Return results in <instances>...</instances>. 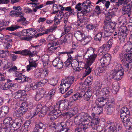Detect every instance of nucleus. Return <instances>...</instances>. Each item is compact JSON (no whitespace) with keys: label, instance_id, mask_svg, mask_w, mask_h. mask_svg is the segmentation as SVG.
Instances as JSON below:
<instances>
[{"label":"nucleus","instance_id":"f257e3e1","mask_svg":"<svg viewBox=\"0 0 132 132\" xmlns=\"http://www.w3.org/2000/svg\"><path fill=\"white\" fill-rule=\"evenodd\" d=\"M77 119L82 124H87L90 126L92 129H95V126L99 124L100 121V119L98 118L92 119L88 113L85 112L81 113V116H77V117L75 118V121H77Z\"/></svg>","mask_w":132,"mask_h":132},{"label":"nucleus","instance_id":"f03ea898","mask_svg":"<svg viewBox=\"0 0 132 132\" xmlns=\"http://www.w3.org/2000/svg\"><path fill=\"white\" fill-rule=\"evenodd\" d=\"M36 33L35 30L29 28L24 29L19 32L15 33V35L19 37L20 39L29 41L31 39Z\"/></svg>","mask_w":132,"mask_h":132},{"label":"nucleus","instance_id":"7ed1b4c3","mask_svg":"<svg viewBox=\"0 0 132 132\" xmlns=\"http://www.w3.org/2000/svg\"><path fill=\"white\" fill-rule=\"evenodd\" d=\"M111 19L105 18L104 21V25L103 27L104 36L106 37L110 36L112 34V31L115 29V24L111 22Z\"/></svg>","mask_w":132,"mask_h":132},{"label":"nucleus","instance_id":"20e7f679","mask_svg":"<svg viewBox=\"0 0 132 132\" xmlns=\"http://www.w3.org/2000/svg\"><path fill=\"white\" fill-rule=\"evenodd\" d=\"M127 27L125 26H121L118 28L117 30L115 31L114 35V38L117 37L121 42H125L126 37L128 34Z\"/></svg>","mask_w":132,"mask_h":132},{"label":"nucleus","instance_id":"39448f33","mask_svg":"<svg viewBox=\"0 0 132 132\" xmlns=\"http://www.w3.org/2000/svg\"><path fill=\"white\" fill-rule=\"evenodd\" d=\"M124 75L123 69L121 64H117L111 71V75L114 80H119L123 77Z\"/></svg>","mask_w":132,"mask_h":132},{"label":"nucleus","instance_id":"423d86ee","mask_svg":"<svg viewBox=\"0 0 132 132\" xmlns=\"http://www.w3.org/2000/svg\"><path fill=\"white\" fill-rule=\"evenodd\" d=\"M124 54H121L119 56V61L123 65V69L125 72H127L128 70L132 67L131 66L130 64L132 62V59L130 57L127 58L124 56Z\"/></svg>","mask_w":132,"mask_h":132},{"label":"nucleus","instance_id":"0eeeda50","mask_svg":"<svg viewBox=\"0 0 132 132\" xmlns=\"http://www.w3.org/2000/svg\"><path fill=\"white\" fill-rule=\"evenodd\" d=\"M96 50L95 49L92 47H89L88 48L85 54H87L88 57L87 60V63L88 65H91L94 61L97 55L96 54H93L94 52Z\"/></svg>","mask_w":132,"mask_h":132},{"label":"nucleus","instance_id":"6e6552de","mask_svg":"<svg viewBox=\"0 0 132 132\" xmlns=\"http://www.w3.org/2000/svg\"><path fill=\"white\" fill-rule=\"evenodd\" d=\"M48 108L49 110L51 111L48 116V118L52 121L56 119L62 114L59 110L54 109L53 106H50Z\"/></svg>","mask_w":132,"mask_h":132},{"label":"nucleus","instance_id":"1a4fd4ad","mask_svg":"<svg viewBox=\"0 0 132 132\" xmlns=\"http://www.w3.org/2000/svg\"><path fill=\"white\" fill-rule=\"evenodd\" d=\"M120 117L125 128L127 129H130L131 126L130 120V118L129 114H120Z\"/></svg>","mask_w":132,"mask_h":132},{"label":"nucleus","instance_id":"9d476101","mask_svg":"<svg viewBox=\"0 0 132 132\" xmlns=\"http://www.w3.org/2000/svg\"><path fill=\"white\" fill-rule=\"evenodd\" d=\"M72 35L68 33L60 38L57 41L58 45H61L63 44H69L71 42L72 40Z\"/></svg>","mask_w":132,"mask_h":132},{"label":"nucleus","instance_id":"9b49d317","mask_svg":"<svg viewBox=\"0 0 132 132\" xmlns=\"http://www.w3.org/2000/svg\"><path fill=\"white\" fill-rule=\"evenodd\" d=\"M111 57L109 54L106 53L105 54L100 60L102 65H104L105 67H107L110 64Z\"/></svg>","mask_w":132,"mask_h":132},{"label":"nucleus","instance_id":"f8f14e48","mask_svg":"<svg viewBox=\"0 0 132 132\" xmlns=\"http://www.w3.org/2000/svg\"><path fill=\"white\" fill-rule=\"evenodd\" d=\"M106 131L108 132H114L115 130L117 129V127L114 123L111 121H108L106 123L105 126Z\"/></svg>","mask_w":132,"mask_h":132},{"label":"nucleus","instance_id":"ddd939ff","mask_svg":"<svg viewBox=\"0 0 132 132\" xmlns=\"http://www.w3.org/2000/svg\"><path fill=\"white\" fill-rule=\"evenodd\" d=\"M118 9L117 6L115 5H113L110 8L108 11L107 15L105 18H107L108 20H111V18L114 15V13L116 12Z\"/></svg>","mask_w":132,"mask_h":132},{"label":"nucleus","instance_id":"4468645a","mask_svg":"<svg viewBox=\"0 0 132 132\" xmlns=\"http://www.w3.org/2000/svg\"><path fill=\"white\" fill-rule=\"evenodd\" d=\"M64 12L62 11L59 12L54 17L53 22L55 25H57L60 23L61 20L64 16Z\"/></svg>","mask_w":132,"mask_h":132},{"label":"nucleus","instance_id":"2eb2a0df","mask_svg":"<svg viewBox=\"0 0 132 132\" xmlns=\"http://www.w3.org/2000/svg\"><path fill=\"white\" fill-rule=\"evenodd\" d=\"M74 80V78L72 76L69 77L65 79H62L61 82L65 85L66 87L69 88L73 83Z\"/></svg>","mask_w":132,"mask_h":132},{"label":"nucleus","instance_id":"dca6fc26","mask_svg":"<svg viewBox=\"0 0 132 132\" xmlns=\"http://www.w3.org/2000/svg\"><path fill=\"white\" fill-rule=\"evenodd\" d=\"M81 92L82 97L83 96L84 100L87 101L89 100L92 93L91 89L90 88H88L86 92L84 90H83L81 91Z\"/></svg>","mask_w":132,"mask_h":132},{"label":"nucleus","instance_id":"f3484780","mask_svg":"<svg viewBox=\"0 0 132 132\" xmlns=\"http://www.w3.org/2000/svg\"><path fill=\"white\" fill-rule=\"evenodd\" d=\"M46 128L45 124L42 122H39L36 125L33 132H44Z\"/></svg>","mask_w":132,"mask_h":132},{"label":"nucleus","instance_id":"a211bd4d","mask_svg":"<svg viewBox=\"0 0 132 132\" xmlns=\"http://www.w3.org/2000/svg\"><path fill=\"white\" fill-rule=\"evenodd\" d=\"M74 48H72L71 51L68 52H63V53L67 54L68 56L67 60L64 63L65 64L66 67H68L69 65L71 64V61L72 60V57L71 56L70 54H72L73 53L75 50Z\"/></svg>","mask_w":132,"mask_h":132},{"label":"nucleus","instance_id":"6ab92c4d","mask_svg":"<svg viewBox=\"0 0 132 132\" xmlns=\"http://www.w3.org/2000/svg\"><path fill=\"white\" fill-rule=\"evenodd\" d=\"M53 66L59 69L62 68L63 66V63L59 57L56 58L53 61Z\"/></svg>","mask_w":132,"mask_h":132},{"label":"nucleus","instance_id":"aec40b11","mask_svg":"<svg viewBox=\"0 0 132 132\" xmlns=\"http://www.w3.org/2000/svg\"><path fill=\"white\" fill-rule=\"evenodd\" d=\"M57 28L56 26H53L49 28H48L44 30V31L42 33H40L38 34L34 37L36 38L39 36H41L45 34H48L50 32H52L53 31L55 30Z\"/></svg>","mask_w":132,"mask_h":132},{"label":"nucleus","instance_id":"412c9836","mask_svg":"<svg viewBox=\"0 0 132 132\" xmlns=\"http://www.w3.org/2000/svg\"><path fill=\"white\" fill-rule=\"evenodd\" d=\"M111 88L110 86L103 88L100 92V96H105L107 98L110 94Z\"/></svg>","mask_w":132,"mask_h":132},{"label":"nucleus","instance_id":"4be33fe9","mask_svg":"<svg viewBox=\"0 0 132 132\" xmlns=\"http://www.w3.org/2000/svg\"><path fill=\"white\" fill-rule=\"evenodd\" d=\"M45 93V92L43 89H40L37 92L35 97V100L37 101H39L43 97Z\"/></svg>","mask_w":132,"mask_h":132},{"label":"nucleus","instance_id":"5701e85b","mask_svg":"<svg viewBox=\"0 0 132 132\" xmlns=\"http://www.w3.org/2000/svg\"><path fill=\"white\" fill-rule=\"evenodd\" d=\"M22 90H19L15 93V98L16 99H19L21 101H23L24 100L25 96L24 93H23Z\"/></svg>","mask_w":132,"mask_h":132},{"label":"nucleus","instance_id":"b1692460","mask_svg":"<svg viewBox=\"0 0 132 132\" xmlns=\"http://www.w3.org/2000/svg\"><path fill=\"white\" fill-rule=\"evenodd\" d=\"M113 40L112 39H110L107 42L106 44H104L102 46L104 50L106 52H108L112 46Z\"/></svg>","mask_w":132,"mask_h":132},{"label":"nucleus","instance_id":"393cba45","mask_svg":"<svg viewBox=\"0 0 132 132\" xmlns=\"http://www.w3.org/2000/svg\"><path fill=\"white\" fill-rule=\"evenodd\" d=\"M12 40L10 38H6L4 42L3 46L6 49H10L11 48Z\"/></svg>","mask_w":132,"mask_h":132},{"label":"nucleus","instance_id":"a878e982","mask_svg":"<svg viewBox=\"0 0 132 132\" xmlns=\"http://www.w3.org/2000/svg\"><path fill=\"white\" fill-rule=\"evenodd\" d=\"M51 127H54L56 129H57V131L61 132L64 130V129H65L67 126V123L65 122H61L60 123V124L58 126H52Z\"/></svg>","mask_w":132,"mask_h":132},{"label":"nucleus","instance_id":"bb28decb","mask_svg":"<svg viewBox=\"0 0 132 132\" xmlns=\"http://www.w3.org/2000/svg\"><path fill=\"white\" fill-rule=\"evenodd\" d=\"M23 123V122L21 119H16L14 122H12L11 127L12 126L14 128L18 129L21 126Z\"/></svg>","mask_w":132,"mask_h":132},{"label":"nucleus","instance_id":"cd10ccee","mask_svg":"<svg viewBox=\"0 0 132 132\" xmlns=\"http://www.w3.org/2000/svg\"><path fill=\"white\" fill-rule=\"evenodd\" d=\"M131 5L130 4H125L122 8V13L123 14H128L131 10Z\"/></svg>","mask_w":132,"mask_h":132},{"label":"nucleus","instance_id":"c85d7f7f","mask_svg":"<svg viewBox=\"0 0 132 132\" xmlns=\"http://www.w3.org/2000/svg\"><path fill=\"white\" fill-rule=\"evenodd\" d=\"M105 106V108L106 114L109 115L112 114L114 110L112 105V104H108Z\"/></svg>","mask_w":132,"mask_h":132},{"label":"nucleus","instance_id":"c756f323","mask_svg":"<svg viewBox=\"0 0 132 132\" xmlns=\"http://www.w3.org/2000/svg\"><path fill=\"white\" fill-rule=\"evenodd\" d=\"M102 106H98L96 105L92 107V112L96 113V114H100L103 112V109Z\"/></svg>","mask_w":132,"mask_h":132},{"label":"nucleus","instance_id":"7c9ffc66","mask_svg":"<svg viewBox=\"0 0 132 132\" xmlns=\"http://www.w3.org/2000/svg\"><path fill=\"white\" fill-rule=\"evenodd\" d=\"M91 39V36L84 35L81 40V44L82 45H85L88 43Z\"/></svg>","mask_w":132,"mask_h":132},{"label":"nucleus","instance_id":"2f4dec72","mask_svg":"<svg viewBox=\"0 0 132 132\" xmlns=\"http://www.w3.org/2000/svg\"><path fill=\"white\" fill-rule=\"evenodd\" d=\"M67 103L65 101V100H61L59 101L58 102V104L59 105L60 109L59 110L60 111L64 110L66 109L67 106L66 105Z\"/></svg>","mask_w":132,"mask_h":132},{"label":"nucleus","instance_id":"473e14b6","mask_svg":"<svg viewBox=\"0 0 132 132\" xmlns=\"http://www.w3.org/2000/svg\"><path fill=\"white\" fill-rule=\"evenodd\" d=\"M74 35L78 40H80L82 39L85 34L82 31L77 30L75 32Z\"/></svg>","mask_w":132,"mask_h":132},{"label":"nucleus","instance_id":"72a5a7b5","mask_svg":"<svg viewBox=\"0 0 132 132\" xmlns=\"http://www.w3.org/2000/svg\"><path fill=\"white\" fill-rule=\"evenodd\" d=\"M113 78L111 75V72H110V75H107L105 77L104 81L105 83L107 85L110 86L111 85L112 79Z\"/></svg>","mask_w":132,"mask_h":132},{"label":"nucleus","instance_id":"f704fd0d","mask_svg":"<svg viewBox=\"0 0 132 132\" xmlns=\"http://www.w3.org/2000/svg\"><path fill=\"white\" fill-rule=\"evenodd\" d=\"M81 4L83 9H86L87 10L89 9L92 10V9H90L91 2L90 1L87 0Z\"/></svg>","mask_w":132,"mask_h":132},{"label":"nucleus","instance_id":"c9c22d12","mask_svg":"<svg viewBox=\"0 0 132 132\" xmlns=\"http://www.w3.org/2000/svg\"><path fill=\"white\" fill-rule=\"evenodd\" d=\"M37 64L35 61H32L31 62L29 61V64L27 65L26 66L27 71H30L33 68H36L37 67Z\"/></svg>","mask_w":132,"mask_h":132},{"label":"nucleus","instance_id":"e433bc0d","mask_svg":"<svg viewBox=\"0 0 132 132\" xmlns=\"http://www.w3.org/2000/svg\"><path fill=\"white\" fill-rule=\"evenodd\" d=\"M15 84H12L9 82V81L5 82L2 86L3 89V90H6L9 89L10 88L13 87L15 86Z\"/></svg>","mask_w":132,"mask_h":132},{"label":"nucleus","instance_id":"4c0bfd02","mask_svg":"<svg viewBox=\"0 0 132 132\" xmlns=\"http://www.w3.org/2000/svg\"><path fill=\"white\" fill-rule=\"evenodd\" d=\"M97 100L100 103V104L102 105L103 107H104V106L107 104V101H108L107 98H104L103 97H100Z\"/></svg>","mask_w":132,"mask_h":132},{"label":"nucleus","instance_id":"58836bf2","mask_svg":"<svg viewBox=\"0 0 132 132\" xmlns=\"http://www.w3.org/2000/svg\"><path fill=\"white\" fill-rule=\"evenodd\" d=\"M13 122V120L11 118L7 117L5 118L3 120V123L6 126H11L12 123Z\"/></svg>","mask_w":132,"mask_h":132},{"label":"nucleus","instance_id":"ea45409f","mask_svg":"<svg viewBox=\"0 0 132 132\" xmlns=\"http://www.w3.org/2000/svg\"><path fill=\"white\" fill-rule=\"evenodd\" d=\"M60 92L62 94L65 93L68 90L69 88L66 87V86L61 82L59 87Z\"/></svg>","mask_w":132,"mask_h":132},{"label":"nucleus","instance_id":"a19ab883","mask_svg":"<svg viewBox=\"0 0 132 132\" xmlns=\"http://www.w3.org/2000/svg\"><path fill=\"white\" fill-rule=\"evenodd\" d=\"M48 109V108L46 106H44L43 107L39 112V116L40 117H42L44 116L46 114Z\"/></svg>","mask_w":132,"mask_h":132},{"label":"nucleus","instance_id":"79ce46f5","mask_svg":"<svg viewBox=\"0 0 132 132\" xmlns=\"http://www.w3.org/2000/svg\"><path fill=\"white\" fill-rule=\"evenodd\" d=\"M86 63L87 67H85V72L82 75V77L81 78V79L83 78L84 77H85L86 76L89 75L91 72L92 71V68H91L89 67L90 65L89 66L87 65V61L86 62Z\"/></svg>","mask_w":132,"mask_h":132},{"label":"nucleus","instance_id":"37998d69","mask_svg":"<svg viewBox=\"0 0 132 132\" xmlns=\"http://www.w3.org/2000/svg\"><path fill=\"white\" fill-rule=\"evenodd\" d=\"M92 11V9H89L88 10L86 9H84V10H82L80 12H78L77 14V16L78 18H79L80 16H83L84 15H86L87 13L88 12H89L90 11Z\"/></svg>","mask_w":132,"mask_h":132},{"label":"nucleus","instance_id":"c03bdc74","mask_svg":"<svg viewBox=\"0 0 132 132\" xmlns=\"http://www.w3.org/2000/svg\"><path fill=\"white\" fill-rule=\"evenodd\" d=\"M20 18L17 21L18 22H21V24L26 26L28 24V22L26 20V19L22 15H20Z\"/></svg>","mask_w":132,"mask_h":132},{"label":"nucleus","instance_id":"a18cd8bd","mask_svg":"<svg viewBox=\"0 0 132 132\" xmlns=\"http://www.w3.org/2000/svg\"><path fill=\"white\" fill-rule=\"evenodd\" d=\"M16 10H13L10 12L9 15L12 17L14 16L16 17H20V16L22 14V12H17Z\"/></svg>","mask_w":132,"mask_h":132},{"label":"nucleus","instance_id":"49530a36","mask_svg":"<svg viewBox=\"0 0 132 132\" xmlns=\"http://www.w3.org/2000/svg\"><path fill=\"white\" fill-rule=\"evenodd\" d=\"M102 34V33L101 31H99L98 32L97 34H95V35L94 37V39L95 40L100 42L101 39Z\"/></svg>","mask_w":132,"mask_h":132},{"label":"nucleus","instance_id":"de8ad7c7","mask_svg":"<svg viewBox=\"0 0 132 132\" xmlns=\"http://www.w3.org/2000/svg\"><path fill=\"white\" fill-rule=\"evenodd\" d=\"M34 76L35 79L41 78V71L39 69H36L34 71Z\"/></svg>","mask_w":132,"mask_h":132},{"label":"nucleus","instance_id":"09e8293b","mask_svg":"<svg viewBox=\"0 0 132 132\" xmlns=\"http://www.w3.org/2000/svg\"><path fill=\"white\" fill-rule=\"evenodd\" d=\"M120 114L123 115L129 114L130 112L128 108L125 107L122 108L120 111Z\"/></svg>","mask_w":132,"mask_h":132},{"label":"nucleus","instance_id":"8fccbe9b","mask_svg":"<svg viewBox=\"0 0 132 132\" xmlns=\"http://www.w3.org/2000/svg\"><path fill=\"white\" fill-rule=\"evenodd\" d=\"M48 81V79H43L37 83L39 87L43 86L47 83Z\"/></svg>","mask_w":132,"mask_h":132},{"label":"nucleus","instance_id":"3c124183","mask_svg":"<svg viewBox=\"0 0 132 132\" xmlns=\"http://www.w3.org/2000/svg\"><path fill=\"white\" fill-rule=\"evenodd\" d=\"M64 31L62 33L61 36L69 32L70 30L71 27L65 24L64 26Z\"/></svg>","mask_w":132,"mask_h":132},{"label":"nucleus","instance_id":"603ef678","mask_svg":"<svg viewBox=\"0 0 132 132\" xmlns=\"http://www.w3.org/2000/svg\"><path fill=\"white\" fill-rule=\"evenodd\" d=\"M82 96L81 95V92H77L73 95L72 97V98L74 101H76L78 99V98H81Z\"/></svg>","mask_w":132,"mask_h":132},{"label":"nucleus","instance_id":"864d4df0","mask_svg":"<svg viewBox=\"0 0 132 132\" xmlns=\"http://www.w3.org/2000/svg\"><path fill=\"white\" fill-rule=\"evenodd\" d=\"M80 63L79 61L78 60L74 59L71 61V66L73 68H76L77 65L79 66Z\"/></svg>","mask_w":132,"mask_h":132},{"label":"nucleus","instance_id":"5fc2aeb1","mask_svg":"<svg viewBox=\"0 0 132 132\" xmlns=\"http://www.w3.org/2000/svg\"><path fill=\"white\" fill-rule=\"evenodd\" d=\"M20 28V27L19 26L16 25H12L10 27L6 28V29L10 31H13Z\"/></svg>","mask_w":132,"mask_h":132},{"label":"nucleus","instance_id":"6e6d98bb","mask_svg":"<svg viewBox=\"0 0 132 132\" xmlns=\"http://www.w3.org/2000/svg\"><path fill=\"white\" fill-rule=\"evenodd\" d=\"M42 104H38L36 107L37 109L36 111L32 113L33 116H35L36 115L38 114V113L40 112L42 109Z\"/></svg>","mask_w":132,"mask_h":132},{"label":"nucleus","instance_id":"4d7b16f0","mask_svg":"<svg viewBox=\"0 0 132 132\" xmlns=\"http://www.w3.org/2000/svg\"><path fill=\"white\" fill-rule=\"evenodd\" d=\"M19 109L17 110H15L13 113V115L14 117H21L22 116Z\"/></svg>","mask_w":132,"mask_h":132},{"label":"nucleus","instance_id":"13d9d810","mask_svg":"<svg viewBox=\"0 0 132 132\" xmlns=\"http://www.w3.org/2000/svg\"><path fill=\"white\" fill-rule=\"evenodd\" d=\"M16 74L18 75V76H20V77H17L15 79V80H17L19 82H23V76L19 72H17L16 73Z\"/></svg>","mask_w":132,"mask_h":132},{"label":"nucleus","instance_id":"bf43d9fd","mask_svg":"<svg viewBox=\"0 0 132 132\" xmlns=\"http://www.w3.org/2000/svg\"><path fill=\"white\" fill-rule=\"evenodd\" d=\"M9 52V51L8 50H1L0 51V56L2 58L5 57L7 54H8Z\"/></svg>","mask_w":132,"mask_h":132},{"label":"nucleus","instance_id":"052dcab7","mask_svg":"<svg viewBox=\"0 0 132 132\" xmlns=\"http://www.w3.org/2000/svg\"><path fill=\"white\" fill-rule=\"evenodd\" d=\"M74 12L72 11H68L65 12V13H64V18L68 19L70 15H73Z\"/></svg>","mask_w":132,"mask_h":132},{"label":"nucleus","instance_id":"680f3d73","mask_svg":"<svg viewBox=\"0 0 132 132\" xmlns=\"http://www.w3.org/2000/svg\"><path fill=\"white\" fill-rule=\"evenodd\" d=\"M55 89H52L49 92V94L47 96V97L49 100H51L55 92Z\"/></svg>","mask_w":132,"mask_h":132},{"label":"nucleus","instance_id":"e2e57ef3","mask_svg":"<svg viewBox=\"0 0 132 132\" xmlns=\"http://www.w3.org/2000/svg\"><path fill=\"white\" fill-rule=\"evenodd\" d=\"M48 71L47 69H44L41 72V78L46 77L48 74Z\"/></svg>","mask_w":132,"mask_h":132},{"label":"nucleus","instance_id":"0e129e2a","mask_svg":"<svg viewBox=\"0 0 132 132\" xmlns=\"http://www.w3.org/2000/svg\"><path fill=\"white\" fill-rule=\"evenodd\" d=\"M101 88H98L94 87L93 90L96 96H100V90Z\"/></svg>","mask_w":132,"mask_h":132},{"label":"nucleus","instance_id":"69168bd1","mask_svg":"<svg viewBox=\"0 0 132 132\" xmlns=\"http://www.w3.org/2000/svg\"><path fill=\"white\" fill-rule=\"evenodd\" d=\"M23 82H28L30 83L31 82L32 79L30 77L26 76L25 75H23Z\"/></svg>","mask_w":132,"mask_h":132},{"label":"nucleus","instance_id":"338daca9","mask_svg":"<svg viewBox=\"0 0 132 132\" xmlns=\"http://www.w3.org/2000/svg\"><path fill=\"white\" fill-rule=\"evenodd\" d=\"M102 85V83L101 81L100 80H97L95 82V86L94 87L101 88Z\"/></svg>","mask_w":132,"mask_h":132},{"label":"nucleus","instance_id":"774afa93","mask_svg":"<svg viewBox=\"0 0 132 132\" xmlns=\"http://www.w3.org/2000/svg\"><path fill=\"white\" fill-rule=\"evenodd\" d=\"M9 56L11 60L12 61H16L18 57L17 55L12 54H10Z\"/></svg>","mask_w":132,"mask_h":132}]
</instances>
